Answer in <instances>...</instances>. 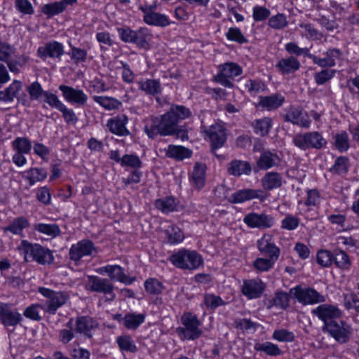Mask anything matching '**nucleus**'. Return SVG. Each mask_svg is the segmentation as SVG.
<instances>
[{
  "mask_svg": "<svg viewBox=\"0 0 359 359\" xmlns=\"http://www.w3.org/2000/svg\"><path fill=\"white\" fill-rule=\"evenodd\" d=\"M97 253V250L93 242L89 239H83L70 247L69 256L76 265H79L83 257H94Z\"/></svg>",
  "mask_w": 359,
  "mask_h": 359,
  "instance_id": "11",
  "label": "nucleus"
},
{
  "mask_svg": "<svg viewBox=\"0 0 359 359\" xmlns=\"http://www.w3.org/2000/svg\"><path fill=\"white\" fill-rule=\"evenodd\" d=\"M30 100H40L43 97L46 90H43L42 86L38 81L32 82L26 87Z\"/></svg>",
  "mask_w": 359,
  "mask_h": 359,
  "instance_id": "56",
  "label": "nucleus"
},
{
  "mask_svg": "<svg viewBox=\"0 0 359 359\" xmlns=\"http://www.w3.org/2000/svg\"><path fill=\"white\" fill-rule=\"evenodd\" d=\"M152 39V34L147 27H141L134 32L133 44L137 48L144 50L150 48V41Z\"/></svg>",
  "mask_w": 359,
  "mask_h": 359,
  "instance_id": "32",
  "label": "nucleus"
},
{
  "mask_svg": "<svg viewBox=\"0 0 359 359\" xmlns=\"http://www.w3.org/2000/svg\"><path fill=\"white\" fill-rule=\"evenodd\" d=\"M350 160L347 156H341L335 159L334 165L329 169V172L336 175L346 174L350 168Z\"/></svg>",
  "mask_w": 359,
  "mask_h": 359,
  "instance_id": "45",
  "label": "nucleus"
},
{
  "mask_svg": "<svg viewBox=\"0 0 359 359\" xmlns=\"http://www.w3.org/2000/svg\"><path fill=\"white\" fill-rule=\"evenodd\" d=\"M122 167H130L133 170H139L142 166V162L135 154H125L123 156Z\"/></svg>",
  "mask_w": 359,
  "mask_h": 359,
  "instance_id": "61",
  "label": "nucleus"
},
{
  "mask_svg": "<svg viewBox=\"0 0 359 359\" xmlns=\"http://www.w3.org/2000/svg\"><path fill=\"white\" fill-rule=\"evenodd\" d=\"M311 313L323 322V325L330 323L343 316V311L337 306L330 304H323L311 310Z\"/></svg>",
  "mask_w": 359,
  "mask_h": 359,
  "instance_id": "15",
  "label": "nucleus"
},
{
  "mask_svg": "<svg viewBox=\"0 0 359 359\" xmlns=\"http://www.w3.org/2000/svg\"><path fill=\"white\" fill-rule=\"evenodd\" d=\"M245 89L251 95H256L266 88L265 83L259 79H249L245 84Z\"/></svg>",
  "mask_w": 359,
  "mask_h": 359,
  "instance_id": "63",
  "label": "nucleus"
},
{
  "mask_svg": "<svg viewBox=\"0 0 359 359\" xmlns=\"http://www.w3.org/2000/svg\"><path fill=\"white\" fill-rule=\"evenodd\" d=\"M25 179L28 180L30 186H33L36 182L44 180L47 177V172L43 168H32L26 172Z\"/></svg>",
  "mask_w": 359,
  "mask_h": 359,
  "instance_id": "49",
  "label": "nucleus"
},
{
  "mask_svg": "<svg viewBox=\"0 0 359 359\" xmlns=\"http://www.w3.org/2000/svg\"><path fill=\"white\" fill-rule=\"evenodd\" d=\"M336 71L328 68H323L320 72L314 74V80L317 85H323L332 79L335 75Z\"/></svg>",
  "mask_w": 359,
  "mask_h": 359,
  "instance_id": "60",
  "label": "nucleus"
},
{
  "mask_svg": "<svg viewBox=\"0 0 359 359\" xmlns=\"http://www.w3.org/2000/svg\"><path fill=\"white\" fill-rule=\"evenodd\" d=\"M226 170L230 175L238 177L243 175H250L252 169L250 162L233 159L228 163Z\"/></svg>",
  "mask_w": 359,
  "mask_h": 359,
  "instance_id": "28",
  "label": "nucleus"
},
{
  "mask_svg": "<svg viewBox=\"0 0 359 359\" xmlns=\"http://www.w3.org/2000/svg\"><path fill=\"white\" fill-rule=\"evenodd\" d=\"M30 226V223L27 218L24 216H20L14 218L10 224L3 228L4 232H11L14 235L22 236L23 230Z\"/></svg>",
  "mask_w": 359,
  "mask_h": 359,
  "instance_id": "33",
  "label": "nucleus"
},
{
  "mask_svg": "<svg viewBox=\"0 0 359 359\" xmlns=\"http://www.w3.org/2000/svg\"><path fill=\"white\" fill-rule=\"evenodd\" d=\"M324 57H319L313 54L311 57L313 63L321 68H331L336 65L337 60H341L342 51L337 48H330L323 53Z\"/></svg>",
  "mask_w": 359,
  "mask_h": 359,
  "instance_id": "18",
  "label": "nucleus"
},
{
  "mask_svg": "<svg viewBox=\"0 0 359 359\" xmlns=\"http://www.w3.org/2000/svg\"><path fill=\"white\" fill-rule=\"evenodd\" d=\"M58 88L62 92L65 100L68 102L83 106L88 100V95L81 89L65 85H60Z\"/></svg>",
  "mask_w": 359,
  "mask_h": 359,
  "instance_id": "21",
  "label": "nucleus"
},
{
  "mask_svg": "<svg viewBox=\"0 0 359 359\" xmlns=\"http://www.w3.org/2000/svg\"><path fill=\"white\" fill-rule=\"evenodd\" d=\"M290 293L283 291H277L274 297L269 301L268 309L273 306L281 309H286L289 306Z\"/></svg>",
  "mask_w": 359,
  "mask_h": 359,
  "instance_id": "42",
  "label": "nucleus"
},
{
  "mask_svg": "<svg viewBox=\"0 0 359 359\" xmlns=\"http://www.w3.org/2000/svg\"><path fill=\"white\" fill-rule=\"evenodd\" d=\"M317 263L322 267H330L333 264V251L320 250L317 253Z\"/></svg>",
  "mask_w": 359,
  "mask_h": 359,
  "instance_id": "59",
  "label": "nucleus"
},
{
  "mask_svg": "<svg viewBox=\"0 0 359 359\" xmlns=\"http://www.w3.org/2000/svg\"><path fill=\"white\" fill-rule=\"evenodd\" d=\"M145 318V313H128L124 316L123 326L128 330H135L144 322Z\"/></svg>",
  "mask_w": 359,
  "mask_h": 359,
  "instance_id": "44",
  "label": "nucleus"
},
{
  "mask_svg": "<svg viewBox=\"0 0 359 359\" xmlns=\"http://www.w3.org/2000/svg\"><path fill=\"white\" fill-rule=\"evenodd\" d=\"M33 229L34 231L52 238L57 237L61 233L59 226L56 224H35Z\"/></svg>",
  "mask_w": 359,
  "mask_h": 359,
  "instance_id": "47",
  "label": "nucleus"
},
{
  "mask_svg": "<svg viewBox=\"0 0 359 359\" xmlns=\"http://www.w3.org/2000/svg\"><path fill=\"white\" fill-rule=\"evenodd\" d=\"M206 165L202 163H196L192 172V180L196 188L202 189L205 182Z\"/></svg>",
  "mask_w": 359,
  "mask_h": 359,
  "instance_id": "41",
  "label": "nucleus"
},
{
  "mask_svg": "<svg viewBox=\"0 0 359 359\" xmlns=\"http://www.w3.org/2000/svg\"><path fill=\"white\" fill-rule=\"evenodd\" d=\"M264 290L265 285L260 280H245L242 286V293L249 299L260 297Z\"/></svg>",
  "mask_w": 359,
  "mask_h": 359,
  "instance_id": "23",
  "label": "nucleus"
},
{
  "mask_svg": "<svg viewBox=\"0 0 359 359\" xmlns=\"http://www.w3.org/2000/svg\"><path fill=\"white\" fill-rule=\"evenodd\" d=\"M109 278L108 279L110 280L111 282L115 280L124 283L125 285H130L136 280L135 277H130L126 275L124 269L117 264L110 266Z\"/></svg>",
  "mask_w": 359,
  "mask_h": 359,
  "instance_id": "34",
  "label": "nucleus"
},
{
  "mask_svg": "<svg viewBox=\"0 0 359 359\" xmlns=\"http://www.w3.org/2000/svg\"><path fill=\"white\" fill-rule=\"evenodd\" d=\"M300 67L299 61L294 56L283 57L275 65V68L283 76L295 73L300 69Z\"/></svg>",
  "mask_w": 359,
  "mask_h": 359,
  "instance_id": "24",
  "label": "nucleus"
},
{
  "mask_svg": "<svg viewBox=\"0 0 359 359\" xmlns=\"http://www.w3.org/2000/svg\"><path fill=\"white\" fill-rule=\"evenodd\" d=\"M272 339L280 342H292L295 339V335L292 332L282 328L273 331Z\"/></svg>",
  "mask_w": 359,
  "mask_h": 359,
  "instance_id": "58",
  "label": "nucleus"
},
{
  "mask_svg": "<svg viewBox=\"0 0 359 359\" xmlns=\"http://www.w3.org/2000/svg\"><path fill=\"white\" fill-rule=\"evenodd\" d=\"M11 147L15 154L12 161L18 167H22L27 163L25 154L31 152L32 144L29 139L26 137H18L11 142Z\"/></svg>",
  "mask_w": 359,
  "mask_h": 359,
  "instance_id": "12",
  "label": "nucleus"
},
{
  "mask_svg": "<svg viewBox=\"0 0 359 359\" xmlns=\"http://www.w3.org/2000/svg\"><path fill=\"white\" fill-rule=\"evenodd\" d=\"M21 315L6 304L0 305V322L6 327H15L22 320Z\"/></svg>",
  "mask_w": 359,
  "mask_h": 359,
  "instance_id": "26",
  "label": "nucleus"
},
{
  "mask_svg": "<svg viewBox=\"0 0 359 359\" xmlns=\"http://www.w3.org/2000/svg\"><path fill=\"white\" fill-rule=\"evenodd\" d=\"M273 121L270 117L256 119L252 123L254 133L262 137L266 136L272 128Z\"/></svg>",
  "mask_w": 359,
  "mask_h": 359,
  "instance_id": "38",
  "label": "nucleus"
},
{
  "mask_svg": "<svg viewBox=\"0 0 359 359\" xmlns=\"http://www.w3.org/2000/svg\"><path fill=\"white\" fill-rule=\"evenodd\" d=\"M178 121L168 111L161 116L151 117L145 126L144 130L150 139H155L158 135H172L179 126Z\"/></svg>",
  "mask_w": 359,
  "mask_h": 359,
  "instance_id": "1",
  "label": "nucleus"
},
{
  "mask_svg": "<svg viewBox=\"0 0 359 359\" xmlns=\"http://www.w3.org/2000/svg\"><path fill=\"white\" fill-rule=\"evenodd\" d=\"M139 89L144 91L147 95L155 96L162 92L161 84L156 79H146L138 82Z\"/></svg>",
  "mask_w": 359,
  "mask_h": 359,
  "instance_id": "36",
  "label": "nucleus"
},
{
  "mask_svg": "<svg viewBox=\"0 0 359 359\" xmlns=\"http://www.w3.org/2000/svg\"><path fill=\"white\" fill-rule=\"evenodd\" d=\"M280 158L275 152L269 150H264L256 162L257 168L259 170H266L273 167L278 166Z\"/></svg>",
  "mask_w": 359,
  "mask_h": 359,
  "instance_id": "27",
  "label": "nucleus"
},
{
  "mask_svg": "<svg viewBox=\"0 0 359 359\" xmlns=\"http://www.w3.org/2000/svg\"><path fill=\"white\" fill-rule=\"evenodd\" d=\"M86 290L91 292L101 293L104 295H109L110 300L115 299L114 286L108 278H101L97 276H88L85 284Z\"/></svg>",
  "mask_w": 359,
  "mask_h": 359,
  "instance_id": "10",
  "label": "nucleus"
},
{
  "mask_svg": "<svg viewBox=\"0 0 359 359\" xmlns=\"http://www.w3.org/2000/svg\"><path fill=\"white\" fill-rule=\"evenodd\" d=\"M225 36L229 41H236L240 44L246 43L248 42V39L238 27H230L225 34Z\"/></svg>",
  "mask_w": 359,
  "mask_h": 359,
  "instance_id": "64",
  "label": "nucleus"
},
{
  "mask_svg": "<svg viewBox=\"0 0 359 359\" xmlns=\"http://www.w3.org/2000/svg\"><path fill=\"white\" fill-rule=\"evenodd\" d=\"M178 122L191 116L189 108L184 105L172 104L168 111Z\"/></svg>",
  "mask_w": 359,
  "mask_h": 359,
  "instance_id": "53",
  "label": "nucleus"
},
{
  "mask_svg": "<svg viewBox=\"0 0 359 359\" xmlns=\"http://www.w3.org/2000/svg\"><path fill=\"white\" fill-rule=\"evenodd\" d=\"M38 292L47 299L41 304V309L49 314H55L58 309L65 305L70 297L67 291H55L53 290L39 287Z\"/></svg>",
  "mask_w": 359,
  "mask_h": 359,
  "instance_id": "2",
  "label": "nucleus"
},
{
  "mask_svg": "<svg viewBox=\"0 0 359 359\" xmlns=\"http://www.w3.org/2000/svg\"><path fill=\"white\" fill-rule=\"evenodd\" d=\"M285 97L279 93L259 97V104L268 111H273L280 107L285 102Z\"/></svg>",
  "mask_w": 359,
  "mask_h": 359,
  "instance_id": "31",
  "label": "nucleus"
},
{
  "mask_svg": "<svg viewBox=\"0 0 359 359\" xmlns=\"http://www.w3.org/2000/svg\"><path fill=\"white\" fill-rule=\"evenodd\" d=\"M254 349L257 352L264 353L266 355L271 357L280 356L283 353L277 344L270 341L257 342L254 346Z\"/></svg>",
  "mask_w": 359,
  "mask_h": 359,
  "instance_id": "37",
  "label": "nucleus"
},
{
  "mask_svg": "<svg viewBox=\"0 0 359 359\" xmlns=\"http://www.w3.org/2000/svg\"><path fill=\"white\" fill-rule=\"evenodd\" d=\"M171 263L182 269L195 270L203 264L202 256L195 250L181 249L170 257Z\"/></svg>",
  "mask_w": 359,
  "mask_h": 359,
  "instance_id": "3",
  "label": "nucleus"
},
{
  "mask_svg": "<svg viewBox=\"0 0 359 359\" xmlns=\"http://www.w3.org/2000/svg\"><path fill=\"white\" fill-rule=\"evenodd\" d=\"M257 245L261 254L268 256L271 259L278 260L280 253V248L269 239L264 236L257 241Z\"/></svg>",
  "mask_w": 359,
  "mask_h": 359,
  "instance_id": "30",
  "label": "nucleus"
},
{
  "mask_svg": "<svg viewBox=\"0 0 359 359\" xmlns=\"http://www.w3.org/2000/svg\"><path fill=\"white\" fill-rule=\"evenodd\" d=\"M292 142L297 147L303 151L310 149L319 150L327 145V140L318 131L296 134Z\"/></svg>",
  "mask_w": 359,
  "mask_h": 359,
  "instance_id": "7",
  "label": "nucleus"
},
{
  "mask_svg": "<svg viewBox=\"0 0 359 359\" xmlns=\"http://www.w3.org/2000/svg\"><path fill=\"white\" fill-rule=\"evenodd\" d=\"M116 343L119 349L121 351H126L130 353H136L137 347L130 335H121L116 338Z\"/></svg>",
  "mask_w": 359,
  "mask_h": 359,
  "instance_id": "48",
  "label": "nucleus"
},
{
  "mask_svg": "<svg viewBox=\"0 0 359 359\" xmlns=\"http://www.w3.org/2000/svg\"><path fill=\"white\" fill-rule=\"evenodd\" d=\"M41 101L43 104H48L52 108H55L60 111V109L62 107L64 104L60 100L57 95L55 93H53L50 90H46ZM43 107L46 108V105L43 104Z\"/></svg>",
  "mask_w": 359,
  "mask_h": 359,
  "instance_id": "57",
  "label": "nucleus"
},
{
  "mask_svg": "<svg viewBox=\"0 0 359 359\" xmlns=\"http://www.w3.org/2000/svg\"><path fill=\"white\" fill-rule=\"evenodd\" d=\"M93 100L106 110L118 109L122 107V102L113 97L95 95Z\"/></svg>",
  "mask_w": 359,
  "mask_h": 359,
  "instance_id": "43",
  "label": "nucleus"
},
{
  "mask_svg": "<svg viewBox=\"0 0 359 359\" xmlns=\"http://www.w3.org/2000/svg\"><path fill=\"white\" fill-rule=\"evenodd\" d=\"M71 50L67 53L72 60H74L75 64H79L81 62H85L87 58V50L72 46L71 43H69Z\"/></svg>",
  "mask_w": 359,
  "mask_h": 359,
  "instance_id": "62",
  "label": "nucleus"
},
{
  "mask_svg": "<svg viewBox=\"0 0 359 359\" xmlns=\"http://www.w3.org/2000/svg\"><path fill=\"white\" fill-rule=\"evenodd\" d=\"M144 285L145 291L151 295L161 294L165 289L163 283L155 278H147Z\"/></svg>",
  "mask_w": 359,
  "mask_h": 359,
  "instance_id": "52",
  "label": "nucleus"
},
{
  "mask_svg": "<svg viewBox=\"0 0 359 359\" xmlns=\"http://www.w3.org/2000/svg\"><path fill=\"white\" fill-rule=\"evenodd\" d=\"M77 3V0H60L50 4H44L41 8V11L50 18L54 15L62 13L68 6H73Z\"/></svg>",
  "mask_w": 359,
  "mask_h": 359,
  "instance_id": "25",
  "label": "nucleus"
},
{
  "mask_svg": "<svg viewBox=\"0 0 359 359\" xmlns=\"http://www.w3.org/2000/svg\"><path fill=\"white\" fill-rule=\"evenodd\" d=\"M285 50L290 55L297 58L299 56H304L309 59L312 57V54L310 53V48H300L295 42H289L285 45Z\"/></svg>",
  "mask_w": 359,
  "mask_h": 359,
  "instance_id": "50",
  "label": "nucleus"
},
{
  "mask_svg": "<svg viewBox=\"0 0 359 359\" xmlns=\"http://www.w3.org/2000/svg\"><path fill=\"white\" fill-rule=\"evenodd\" d=\"M284 121L305 128H309L311 123V121L302 109L292 106L284 115Z\"/></svg>",
  "mask_w": 359,
  "mask_h": 359,
  "instance_id": "20",
  "label": "nucleus"
},
{
  "mask_svg": "<svg viewBox=\"0 0 359 359\" xmlns=\"http://www.w3.org/2000/svg\"><path fill=\"white\" fill-rule=\"evenodd\" d=\"M20 248L25 253V259L29 256L32 260L41 265L50 264L54 261L53 252L48 248L38 243H32L27 240H22Z\"/></svg>",
  "mask_w": 359,
  "mask_h": 359,
  "instance_id": "4",
  "label": "nucleus"
},
{
  "mask_svg": "<svg viewBox=\"0 0 359 359\" xmlns=\"http://www.w3.org/2000/svg\"><path fill=\"white\" fill-rule=\"evenodd\" d=\"M210 142L211 151L216 156V150L222 147L226 142V130L224 126L218 123L211 125L204 130Z\"/></svg>",
  "mask_w": 359,
  "mask_h": 359,
  "instance_id": "14",
  "label": "nucleus"
},
{
  "mask_svg": "<svg viewBox=\"0 0 359 359\" xmlns=\"http://www.w3.org/2000/svg\"><path fill=\"white\" fill-rule=\"evenodd\" d=\"M267 198L268 194L262 189H243L231 194L228 201L231 203L236 204L252 199H259L260 202H264Z\"/></svg>",
  "mask_w": 359,
  "mask_h": 359,
  "instance_id": "16",
  "label": "nucleus"
},
{
  "mask_svg": "<svg viewBox=\"0 0 359 359\" xmlns=\"http://www.w3.org/2000/svg\"><path fill=\"white\" fill-rule=\"evenodd\" d=\"M283 177L277 172H266L262 179V185L264 190L271 191L282 186Z\"/></svg>",
  "mask_w": 359,
  "mask_h": 359,
  "instance_id": "35",
  "label": "nucleus"
},
{
  "mask_svg": "<svg viewBox=\"0 0 359 359\" xmlns=\"http://www.w3.org/2000/svg\"><path fill=\"white\" fill-rule=\"evenodd\" d=\"M155 207L163 213H169L176 210L177 202L173 196H166L156 200Z\"/></svg>",
  "mask_w": 359,
  "mask_h": 359,
  "instance_id": "46",
  "label": "nucleus"
},
{
  "mask_svg": "<svg viewBox=\"0 0 359 359\" xmlns=\"http://www.w3.org/2000/svg\"><path fill=\"white\" fill-rule=\"evenodd\" d=\"M203 304L208 310L214 311L219 306H224L226 302L219 296L212 293H205L203 295Z\"/></svg>",
  "mask_w": 359,
  "mask_h": 359,
  "instance_id": "51",
  "label": "nucleus"
},
{
  "mask_svg": "<svg viewBox=\"0 0 359 359\" xmlns=\"http://www.w3.org/2000/svg\"><path fill=\"white\" fill-rule=\"evenodd\" d=\"M144 22L149 25L157 27H165L170 25L168 16L157 12H152L143 17Z\"/></svg>",
  "mask_w": 359,
  "mask_h": 359,
  "instance_id": "40",
  "label": "nucleus"
},
{
  "mask_svg": "<svg viewBox=\"0 0 359 359\" xmlns=\"http://www.w3.org/2000/svg\"><path fill=\"white\" fill-rule=\"evenodd\" d=\"M192 151L187 147L180 145L169 144L165 149V156L177 161H182L189 158L192 156Z\"/></svg>",
  "mask_w": 359,
  "mask_h": 359,
  "instance_id": "29",
  "label": "nucleus"
},
{
  "mask_svg": "<svg viewBox=\"0 0 359 359\" xmlns=\"http://www.w3.org/2000/svg\"><path fill=\"white\" fill-rule=\"evenodd\" d=\"M243 74L242 67L236 62H227L218 66V72L212 81L225 88H233L234 85L230 80Z\"/></svg>",
  "mask_w": 359,
  "mask_h": 359,
  "instance_id": "8",
  "label": "nucleus"
},
{
  "mask_svg": "<svg viewBox=\"0 0 359 359\" xmlns=\"http://www.w3.org/2000/svg\"><path fill=\"white\" fill-rule=\"evenodd\" d=\"M243 222L251 229H267L274 226L276 220L271 215L262 212H250L243 217Z\"/></svg>",
  "mask_w": 359,
  "mask_h": 359,
  "instance_id": "13",
  "label": "nucleus"
},
{
  "mask_svg": "<svg viewBox=\"0 0 359 359\" xmlns=\"http://www.w3.org/2000/svg\"><path fill=\"white\" fill-rule=\"evenodd\" d=\"M64 46L57 41H51L37 49L36 55L43 60L48 57L60 60L64 55Z\"/></svg>",
  "mask_w": 359,
  "mask_h": 359,
  "instance_id": "19",
  "label": "nucleus"
},
{
  "mask_svg": "<svg viewBox=\"0 0 359 359\" xmlns=\"http://www.w3.org/2000/svg\"><path fill=\"white\" fill-rule=\"evenodd\" d=\"M333 263L336 267L343 271H348L351 266V261L347 253L341 250H333Z\"/></svg>",
  "mask_w": 359,
  "mask_h": 359,
  "instance_id": "39",
  "label": "nucleus"
},
{
  "mask_svg": "<svg viewBox=\"0 0 359 359\" xmlns=\"http://www.w3.org/2000/svg\"><path fill=\"white\" fill-rule=\"evenodd\" d=\"M323 332L328 334L337 343L347 344L350 341L353 334V329L351 324L344 320L337 319L326 325H323Z\"/></svg>",
  "mask_w": 359,
  "mask_h": 359,
  "instance_id": "5",
  "label": "nucleus"
},
{
  "mask_svg": "<svg viewBox=\"0 0 359 359\" xmlns=\"http://www.w3.org/2000/svg\"><path fill=\"white\" fill-rule=\"evenodd\" d=\"M128 122V118L127 116L122 114L109 118L106 126L111 133L124 137L130 134V131L126 128Z\"/></svg>",
  "mask_w": 359,
  "mask_h": 359,
  "instance_id": "22",
  "label": "nucleus"
},
{
  "mask_svg": "<svg viewBox=\"0 0 359 359\" xmlns=\"http://www.w3.org/2000/svg\"><path fill=\"white\" fill-rule=\"evenodd\" d=\"M165 233L168 243L172 245L181 243L184 238L181 229L175 225L169 226Z\"/></svg>",
  "mask_w": 359,
  "mask_h": 359,
  "instance_id": "54",
  "label": "nucleus"
},
{
  "mask_svg": "<svg viewBox=\"0 0 359 359\" xmlns=\"http://www.w3.org/2000/svg\"><path fill=\"white\" fill-rule=\"evenodd\" d=\"M181 323L184 327H177V333L184 339L195 340L201 336V323L195 314L190 312L184 313L181 316Z\"/></svg>",
  "mask_w": 359,
  "mask_h": 359,
  "instance_id": "6",
  "label": "nucleus"
},
{
  "mask_svg": "<svg viewBox=\"0 0 359 359\" xmlns=\"http://www.w3.org/2000/svg\"><path fill=\"white\" fill-rule=\"evenodd\" d=\"M97 319L90 316H79L75 320V332L87 339H91L94 332L98 328Z\"/></svg>",
  "mask_w": 359,
  "mask_h": 359,
  "instance_id": "17",
  "label": "nucleus"
},
{
  "mask_svg": "<svg viewBox=\"0 0 359 359\" xmlns=\"http://www.w3.org/2000/svg\"><path fill=\"white\" fill-rule=\"evenodd\" d=\"M334 146L340 152L346 151L349 147V137L346 131H341L334 136Z\"/></svg>",
  "mask_w": 359,
  "mask_h": 359,
  "instance_id": "55",
  "label": "nucleus"
},
{
  "mask_svg": "<svg viewBox=\"0 0 359 359\" xmlns=\"http://www.w3.org/2000/svg\"><path fill=\"white\" fill-rule=\"evenodd\" d=\"M290 295L302 305H312L325 302V297L310 287L299 285L290 290Z\"/></svg>",
  "mask_w": 359,
  "mask_h": 359,
  "instance_id": "9",
  "label": "nucleus"
}]
</instances>
